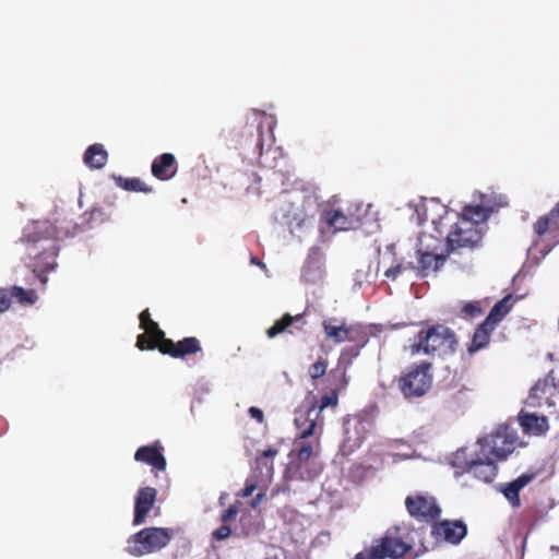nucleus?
Here are the masks:
<instances>
[{
    "label": "nucleus",
    "instance_id": "37",
    "mask_svg": "<svg viewBox=\"0 0 559 559\" xmlns=\"http://www.w3.org/2000/svg\"><path fill=\"white\" fill-rule=\"evenodd\" d=\"M461 313L466 318H477L483 313L481 305L479 301H468L462 307Z\"/></svg>",
    "mask_w": 559,
    "mask_h": 559
},
{
    "label": "nucleus",
    "instance_id": "41",
    "mask_svg": "<svg viewBox=\"0 0 559 559\" xmlns=\"http://www.w3.org/2000/svg\"><path fill=\"white\" fill-rule=\"evenodd\" d=\"M231 534V528L228 525H222L212 533V537L215 540H224Z\"/></svg>",
    "mask_w": 559,
    "mask_h": 559
},
{
    "label": "nucleus",
    "instance_id": "18",
    "mask_svg": "<svg viewBox=\"0 0 559 559\" xmlns=\"http://www.w3.org/2000/svg\"><path fill=\"white\" fill-rule=\"evenodd\" d=\"M533 230L538 237L550 236L554 243L559 242V202L544 216H540L533 225Z\"/></svg>",
    "mask_w": 559,
    "mask_h": 559
},
{
    "label": "nucleus",
    "instance_id": "46",
    "mask_svg": "<svg viewBox=\"0 0 559 559\" xmlns=\"http://www.w3.org/2000/svg\"><path fill=\"white\" fill-rule=\"evenodd\" d=\"M277 452L278 451L276 449L270 448L261 453V455L258 457V462L261 463L263 460L272 459L277 454Z\"/></svg>",
    "mask_w": 559,
    "mask_h": 559
},
{
    "label": "nucleus",
    "instance_id": "4",
    "mask_svg": "<svg viewBox=\"0 0 559 559\" xmlns=\"http://www.w3.org/2000/svg\"><path fill=\"white\" fill-rule=\"evenodd\" d=\"M174 533L175 531L168 527H144L129 536L126 551L133 557L157 552L170 543Z\"/></svg>",
    "mask_w": 559,
    "mask_h": 559
},
{
    "label": "nucleus",
    "instance_id": "24",
    "mask_svg": "<svg viewBox=\"0 0 559 559\" xmlns=\"http://www.w3.org/2000/svg\"><path fill=\"white\" fill-rule=\"evenodd\" d=\"M322 219L333 233L349 230L354 227V221L340 210H325Z\"/></svg>",
    "mask_w": 559,
    "mask_h": 559
},
{
    "label": "nucleus",
    "instance_id": "9",
    "mask_svg": "<svg viewBox=\"0 0 559 559\" xmlns=\"http://www.w3.org/2000/svg\"><path fill=\"white\" fill-rule=\"evenodd\" d=\"M296 454L295 457L289 462V472L297 475L300 479H312L316 474L308 471L307 465L309 461L320 453V436H317L313 441L298 440L296 438Z\"/></svg>",
    "mask_w": 559,
    "mask_h": 559
},
{
    "label": "nucleus",
    "instance_id": "34",
    "mask_svg": "<svg viewBox=\"0 0 559 559\" xmlns=\"http://www.w3.org/2000/svg\"><path fill=\"white\" fill-rule=\"evenodd\" d=\"M338 403V392L337 390H332L331 392L321 396L319 403H314L317 409H320V413L326 407H336Z\"/></svg>",
    "mask_w": 559,
    "mask_h": 559
},
{
    "label": "nucleus",
    "instance_id": "22",
    "mask_svg": "<svg viewBox=\"0 0 559 559\" xmlns=\"http://www.w3.org/2000/svg\"><path fill=\"white\" fill-rule=\"evenodd\" d=\"M519 423L523 431L528 435L543 436L549 429L548 418L534 413H521L519 415Z\"/></svg>",
    "mask_w": 559,
    "mask_h": 559
},
{
    "label": "nucleus",
    "instance_id": "44",
    "mask_svg": "<svg viewBox=\"0 0 559 559\" xmlns=\"http://www.w3.org/2000/svg\"><path fill=\"white\" fill-rule=\"evenodd\" d=\"M249 414H250V416H251L252 418H254L258 423H260V424H262V423H263V420H264V414H263V412H262L260 408H258V407H255V406H251V407L249 408Z\"/></svg>",
    "mask_w": 559,
    "mask_h": 559
},
{
    "label": "nucleus",
    "instance_id": "31",
    "mask_svg": "<svg viewBox=\"0 0 559 559\" xmlns=\"http://www.w3.org/2000/svg\"><path fill=\"white\" fill-rule=\"evenodd\" d=\"M370 338L369 330L361 324L348 325L346 341L359 347H365Z\"/></svg>",
    "mask_w": 559,
    "mask_h": 559
},
{
    "label": "nucleus",
    "instance_id": "13",
    "mask_svg": "<svg viewBox=\"0 0 559 559\" xmlns=\"http://www.w3.org/2000/svg\"><path fill=\"white\" fill-rule=\"evenodd\" d=\"M467 534V527L462 521L443 520L435 522L431 535L436 540L457 545Z\"/></svg>",
    "mask_w": 559,
    "mask_h": 559
},
{
    "label": "nucleus",
    "instance_id": "1",
    "mask_svg": "<svg viewBox=\"0 0 559 559\" xmlns=\"http://www.w3.org/2000/svg\"><path fill=\"white\" fill-rule=\"evenodd\" d=\"M418 215V224L431 222L435 237H443L445 235V246L448 253L461 249H474L478 246L483 238L479 227L474 226L468 221H453L452 215L448 214L443 206L435 202L430 204H421L416 209Z\"/></svg>",
    "mask_w": 559,
    "mask_h": 559
},
{
    "label": "nucleus",
    "instance_id": "14",
    "mask_svg": "<svg viewBox=\"0 0 559 559\" xmlns=\"http://www.w3.org/2000/svg\"><path fill=\"white\" fill-rule=\"evenodd\" d=\"M478 448L475 451V457L468 473L478 480L489 484L496 478L498 473L496 459L487 454L480 447Z\"/></svg>",
    "mask_w": 559,
    "mask_h": 559
},
{
    "label": "nucleus",
    "instance_id": "43",
    "mask_svg": "<svg viewBox=\"0 0 559 559\" xmlns=\"http://www.w3.org/2000/svg\"><path fill=\"white\" fill-rule=\"evenodd\" d=\"M105 218H106V214L104 213V211L102 209L93 207L90 211V221L103 222V221H105Z\"/></svg>",
    "mask_w": 559,
    "mask_h": 559
},
{
    "label": "nucleus",
    "instance_id": "23",
    "mask_svg": "<svg viewBox=\"0 0 559 559\" xmlns=\"http://www.w3.org/2000/svg\"><path fill=\"white\" fill-rule=\"evenodd\" d=\"M495 330V326L485 320L479 323L474 331L469 345L467 346V352L469 354H474L486 348L490 343L491 334Z\"/></svg>",
    "mask_w": 559,
    "mask_h": 559
},
{
    "label": "nucleus",
    "instance_id": "16",
    "mask_svg": "<svg viewBox=\"0 0 559 559\" xmlns=\"http://www.w3.org/2000/svg\"><path fill=\"white\" fill-rule=\"evenodd\" d=\"M156 496L157 491L153 487L139 489L134 501L133 525L138 526L146 521V516L156 501Z\"/></svg>",
    "mask_w": 559,
    "mask_h": 559
},
{
    "label": "nucleus",
    "instance_id": "25",
    "mask_svg": "<svg viewBox=\"0 0 559 559\" xmlns=\"http://www.w3.org/2000/svg\"><path fill=\"white\" fill-rule=\"evenodd\" d=\"M108 160V153L103 144L95 143L90 145L83 155L84 164L91 169L103 168Z\"/></svg>",
    "mask_w": 559,
    "mask_h": 559
},
{
    "label": "nucleus",
    "instance_id": "38",
    "mask_svg": "<svg viewBox=\"0 0 559 559\" xmlns=\"http://www.w3.org/2000/svg\"><path fill=\"white\" fill-rule=\"evenodd\" d=\"M328 369V361L320 358L309 367V376L311 379L317 380L323 377Z\"/></svg>",
    "mask_w": 559,
    "mask_h": 559
},
{
    "label": "nucleus",
    "instance_id": "6",
    "mask_svg": "<svg viewBox=\"0 0 559 559\" xmlns=\"http://www.w3.org/2000/svg\"><path fill=\"white\" fill-rule=\"evenodd\" d=\"M431 364L421 361L409 366L399 378V389L406 399L420 397L431 388Z\"/></svg>",
    "mask_w": 559,
    "mask_h": 559
},
{
    "label": "nucleus",
    "instance_id": "8",
    "mask_svg": "<svg viewBox=\"0 0 559 559\" xmlns=\"http://www.w3.org/2000/svg\"><path fill=\"white\" fill-rule=\"evenodd\" d=\"M373 425L371 417L366 414L348 416L344 421L343 452L349 454L358 449L371 432Z\"/></svg>",
    "mask_w": 559,
    "mask_h": 559
},
{
    "label": "nucleus",
    "instance_id": "29",
    "mask_svg": "<svg viewBox=\"0 0 559 559\" xmlns=\"http://www.w3.org/2000/svg\"><path fill=\"white\" fill-rule=\"evenodd\" d=\"M513 297L512 295H507L501 300H499L490 310L489 314L486 317L485 321L492 324L495 329L501 322L504 317L510 312L513 307Z\"/></svg>",
    "mask_w": 559,
    "mask_h": 559
},
{
    "label": "nucleus",
    "instance_id": "3",
    "mask_svg": "<svg viewBox=\"0 0 559 559\" xmlns=\"http://www.w3.org/2000/svg\"><path fill=\"white\" fill-rule=\"evenodd\" d=\"M457 344L454 331L444 324H432L417 333L411 345V353L442 357L453 354Z\"/></svg>",
    "mask_w": 559,
    "mask_h": 559
},
{
    "label": "nucleus",
    "instance_id": "28",
    "mask_svg": "<svg viewBox=\"0 0 559 559\" xmlns=\"http://www.w3.org/2000/svg\"><path fill=\"white\" fill-rule=\"evenodd\" d=\"M490 210L483 205H466L463 207L462 214L455 215L456 221H468L474 226L486 222L490 215Z\"/></svg>",
    "mask_w": 559,
    "mask_h": 559
},
{
    "label": "nucleus",
    "instance_id": "17",
    "mask_svg": "<svg viewBox=\"0 0 559 559\" xmlns=\"http://www.w3.org/2000/svg\"><path fill=\"white\" fill-rule=\"evenodd\" d=\"M162 451L163 447L156 441L154 444L140 447L134 453V460L150 465L155 472L165 471L167 462Z\"/></svg>",
    "mask_w": 559,
    "mask_h": 559
},
{
    "label": "nucleus",
    "instance_id": "21",
    "mask_svg": "<svg viewBox=\"0 0 559 559\" xmlns=\"http://www.w3.org/2000/svg\"><path fill=\"white\" fill-rule=\"evenodd\" d=\"M418 265L415 266L417 275L419 277H426L431 272H437L444 263L445 257L428 251L418 250Z\"/></svg>",
    "mask_w": 559,
    "mask_h": 559
},
{
    "label": "nucleus",
    "instance_id": "5",
    "mask_svg": "<svg viewBox=\"0 0 559 559\" xmlns=\"http://www.w3.org/2000/svg\"><path fill=\"white\" fill-rule=\"evenodd\" d=\"M143 330L144 333L158 342L159 352L163 355H169L173 358L183 359L187 356L202 353L201 342L194 336L183 337L178 342H174L173 340L165 336V332L159 329L158 323L155 321L151 323L148 322V324L144 326Z\"/></svg>",
    "mask_w": 559,
    "mask_h": 559
},
{
    "label": "nucleus",
    "instance_id": "49",
    "mask_svg": "<svg viewBox=\"0 0 559 559\" xmlns=\"http://www.w3.org/2000/svg\"><path fill=\"white\" fill-rule=\"evenodd\" d=\"M269 469L270 471H273V463L271 462L270 466H269Z\"/></svg>",
    "mask_w": 559,
    "mask_h": 559
},
{
    "label": "nucleus",
    "instance_id": "39",
    "mask_svg": "<svg viewBox=\"0 0 559 559\" xmlns=\"http://www.w3.org/2000/svg\"><path fill=\"white\" fill-rule=\"evenodd\" d=\"M362 348L364 347H359L356 345L347 346L342 350L340 359L346 361L347 364H350L352 360L359 355Z\"/></svg>",
    "mask_w": 559,
    "mask_h": 559
},
{
    "label": "nucleus",
    "instance_id": "26",
    "mask_svg": "<svg viewBox=\"0 0 559 559\" xmlns=\"http://www.w3.org/2000/svg\"><path fill=\"white\" fill-rule=\"evenodd\" d=\"M475 457V452L471 453L468 449L463 448L454 452L450 459V464L454 468V476L460 477L468 473Z\"/></svg>",
    "mask_w": 559,
    "mask_h": 559
},
{
    "label": "nucleus",
    "instance_id": "35",
    "mask_svg": "<svg viewBox=\"0 0 559 559\" xmlns=\"http://www.w3.org/2000/svg\"><path fill=\"white\" fill-rule=\"evenodd\" d=\"M136 347L140 350H153L157 348L159 350V344L155 340H153L150 335L146 333H142L136 338Z\"/></svg>",
    "mask_w": 559,
    "mask_h": 559
},
{
    "label": "nucleus",
    "instance_id": "2",
    "mask_svg": "<svg viewBox=\"0 0 559 559\" xmlns=\"http://www.w3.org/2000/svg\"><path fill=\"white\" fill-rule=\"evenodd\" d=\"M58 238L59 231L50 221L34 222L21 238L26 253L32 260L29 267L43 285L48 282L47 273L57 267Z\"/></svg>",
    "mask_w": 559,
    "mask_h": 559
},
{
    "label": "nucleus",
    "instance_id": "7",
    "mask_svg": "<svg viewBox=\"0 0 559 559\" xmlns=\"http://www.w3.org/2000/svg\"><path fill=\"white\" fill-rule=\"evenodd\" d=\"M411 549L412 546L401 538L385 534L374 539L370 548L356 554L354 559H400Z\"/></svg>",
    "mask_w": 559,
    "mask_h": 559
},
{
    "label": "nucleus",
    "instance_id": "12",
    "mask_svg": "<svg viewBox=\"0 0 559 559\" xmlns=\"http://www.w3.org/2000/svg\"><path fill=\"white\" fill-rule=\"evenodd\" d=\"M405 506L409 515L420 522H435L441 513L436 499L429 496H407Z\"/></svg>",
    "mask_w": 559,
    "mask_h": 559
},
{
    "label": "nucleus",
    "instance_id": "45",
    "mask_svg": "<svg viewBox=\"0 0 559 559\" xmlns=\"http://www.w3.org/2000/svg\"><path fill=\"white\" fill-rule=\"evenodd\" d=\"M139 319H140V328L141 329L146 326L148 324V322L151 323V322L154 321V320L151 319V313H150L148 309L143 310L140 313Z\"/></svg>",
    "mask_w": 559,
    "mask_h": 559
},
{
    "label": "nucleus",
    "instance_id": "20",
    "mask_svg": "<svg viewBox=\"0 0 559 559\" xmlns=\"http://www.w3.org/2000/svg\"><path fill=\"white\" fill-rule=\"evenodd\" d=\"M307 321L304 313H298L296 316L285 313L281 319L276 320L270 329L266 330V335L270 338H273L285 332L288 328H293L295 331L300 332L304 330Z\"/></svg>",
    "mask_w": 559,
    "mask_h": 559
},
{
    "label": "nucleus",
    "instance_id": "15",
    "mask_svg": "<svg viewBox=\"0 0 559 559\" xmlns=\"http://www.w3.org/2000/svg\"><path fill=\"white\" fill-rule=\"evenodd\" d=\"M536 477V472L523 473L512 481L500 484L498 490L513 509H519L522 504L520 498L521 490L530 485Z\"/></svg>",
    "mask_w": 559,
    "mask_h": 559
},
{
    "label": "nucleus",
    "instance_id": "19",
    "mask_svg": "<svg viewBox=\"0 0 559 559\" xmlns=\"http://www.w3.org/2000/svg\"><path fill=\"white\" fill-rule=\"evenodd\" d=\"M178 170V164L171 153H163L152 162V175L158 180L171 179Z\"/></svg>",
    "mask_w": 559,
    "mask_h": 559
},
{
    "label": "nucleus",
    "instance_id": "11",
    "mask_svg": "<svg viewBox=\"0 0 559 559\" xmlns=\"http://www.w3.org/2000/svg\"><path fill=\"white\" fill-rule=\"evenodd\" d=\"M294 421L298 429V440L321 436L323 419L320 417V409H317L316 404L306 408L300 407L296 412Z\"/></svg>",
    "mask_w": 559,
    "mask_h": 559
},
{
    "label": "nucleus",
    "instance_id": "48",
    "mask_svg": "<svg viewBox=\"0 0 559 559\" xmlns=\"http://www.w3.org/2000/svg\"><path fill=\"white\" fill-rule=\"evenodd\" d=\"M251 263L264 266V264L255 257L251 258Z\"/></svg>",
    "mask_w": 559,
    "mask_h": 559
},
{
    "label": "nucleus",
    "instance_id": "33",
    "mask_svg": "<svg viewBox=\"0 0 559 559\" xmlns=\"http://www.w3.org/2000/svg\"><path fill=\"white\" fill-rule=\"evenodd\" d=\"M118 186L127 191H133V192H144L150 193L152 192V187L147 186L143 180L140 178H118Z\"/></svg>",
    "mask_w": 559,
    "mask_h": 559
},
{
    "label": "nucleus",
    "instance_id": "36",
    "mask_svg": "<svg viewBox=\"0 0 559 559\" xmlns=\"http://www.w3.org/2000/svg\"><path fill=\"white\" fill-rule=\"evenodd\" d=\"M406 270H415V265L412 262H408L406 264L397 263L396 265L389 267L384 272V276L386 278L395 281L399 277V275L402 274Z\"/></svg>",
    "mask_w": 559,
    "mask_h": 559
},
{
    "label": "nucleus",
    "instance_id": "27",
    "mask_svg": "<svg viewBox=\"0 0 559 559\" xmlns=\"http://www.w3.org/2000/svg\"><path fill=\"white\" fill-rule=\"evenodd\" d=\"M323 331L326 338L334 341L335 343L346 342L348 326L344 321H338L335 318L323 320Z\"/></svg>",
    "mask_w": 559,
    "mask_h": 559
},
{
    "label": "nucleus",
    "instance_id": "47",
    "mask_svg": "<svg viewBox=\"0 0 559 559\" xmlns=\"http://www.w3.org/2000/svg\"><path fill=\"white\" fill-rule=\"evenodd\" d=\"M255 488H257V486L254 484H246V486L243 487V489L240 492V496L242 498L250 497L253 493V491L255 490Z\"/></svg>",
    "mask_w": 559,
    "mask_h": 559
},
{
    "label": "nucleus",
    "instance_id": "42",
    "mask_svg": "<svg viewBox=\"0 0 559 559\" xmlns=\"http://www.w3.org/2000/svg\"><path fill=\"white\" fill-rule=\"evenodd\" d=\"M238 513V508L235 504L229 506L221 515L222 522H228L233 518H235Z\"/></svg>",
    "mask_w": 559,
    "mask_h": 559
},
{
    "label": "nucleus",
    "instance_id": "32",
    "mask_svg": "<svg viewBox=\"0 0 559 559\" xmlns=\"http://www.w3.org/2000/svg\"><path fill=\"white\" fill-rule=\"evenodd\" d=\"M12 299L23 306H32L38 300V295L34 289H25L21 286L11 287Z\"/></svg>",
    "mask_w": 559,
    "mask_h": 559
},
{
    "label": "nucleus",
    "instance_id": "10",
    "mask_svg": "<svg viewBox=\"0 0 559 559\" xmlns=\"http://www.w3.org/2000/svg\"><path fill=\"white\" fill-rule=\"evenodd\" d=\"M516 440L514 435L504 429L480 438L477 444L493 459L506 460L514 451Z\"/></svg>",
    "mask_w": 559,
    "mask_h": 559
},
{
    "label": "nucleus",
    "instance_id": "30",
    "mask_svg": "<svg viewBox=\"0 0 559 559\" xmlns=\"http://www.w3.org/2000/svg\"><path fill=\"white\" fill-rule=\"evenodd\" d=\"M556 390L548 378L539 379L530 391V400L533 406H540L542 400H548Z\"/></svg>",
    "mask_w": 559,
    "mask_h": 559
},
{
    "label": "nucleus",
    "instance_id": "40",
    "mask_svg": "<svg viewBox=\"0 0 559 559\" xmlns=\"http://www.w3.org/2000/svg\"><path fill=\"white\" fill-rule=\"evenodd\" d=\"M12 301L11 289L0 288V312L7 311Z\"/></svg>",
    "mask_w": 559,
    "mask_h": 559
}]
</instances>
